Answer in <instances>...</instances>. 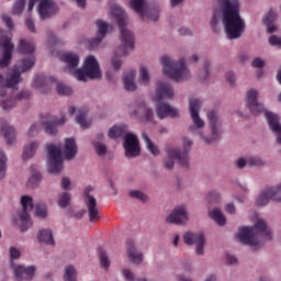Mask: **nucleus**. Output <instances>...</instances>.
<instances>
[{"label":"nucleus","mask_w":281,"mask_h":281,"mask_svg":"<svg viewBox=\"0 0 281 281\" xmlns=\"http://www.w3.org/2000/svg\"><path fill=\"white\" fill-rule=\"evenodd\" d=\"M217 8L222 12V21L227 38H240L245 30V21L240 18V2L238 0H217Z\"/></svg>","instance_id":"f257e3e1"},{"label":"nucleus","mask_w":281,"mask_h":281,"mask_svg":"<svg viewBox=\"0 0 281 281\" xmlns=\"http://www.w3.org/2000/svg\"><path fill=\"white\" fill-rule=\"evenodd\" d=\"M61 60L66 64L69 71L74 70L77 80L80 82H87V78L90 80H98V78H102L100 64L93 55H90L85 59L82 68H78L80 65V57L76 53H66L61 55Z\"/></svg>","instance_id":"f03ea898"},{"label":"nucleus","mask_w":281,"mask_h":281,"mask_svg":"<svg viewBox=\"0 0 281 281\" xmlns=\"http://www.w3.org/2000/svg\"><path fill=\"white\" fill-rule=\"evenodd\" d=\"M112 16H115L121 34V46L117 48L112 59V66L114 69L122 67V60L117 59V56H126L128 52L135 49V34L126 29V13L117 5L111 8Z\"/></svg>","instance_id":"7ed1b4c3"},{"label":"nucleus","mask_w":281,"mask_h":281,"mask_svg":"<svg viewBox=\"0 0 281 281\" xmlns=\"http://www.w3.org/2000/svg\"><path fill=\"white\" fill-rule=\"evenodd\" d=\"M237 238L244 245L258 247V245H260V238L271 240V228L267 226V222H265V220H257L254 227L244 226L239 228Z\"/></svg>","instance_id":"20e7f679"},{"label":"nucleus","mask_w":281,"mask_h":281,"mask_svg":"<svg viewBox=\"0 0 281 281\" xmlns=\"http://www.w3.org/2000/svg\"><path fill=\"white\" fill-rule=\"evenodd\" d=\"M172 98H175L172 86L159 81L155 95V102L158 104L156 106V114L159 120H166V117H179V110H177V108H172V105L161 102L162 100H172Z\"/></svg>","instance_id":"39448f33"},{"label":"nucleus","mask_w":281,"mask_h":281,"mask_svg":"<svg viewBox=\"0 0 281 281\" xmlns=\"http://www.w3.org/2000/svg\"><path fill=\"white\" fill-rule=\"evenodd\" d=\"M36 64L34 56L24 58L19 65L13 67V72L9 79H5L3 75H0V97L5 98L8 95V89H16V86L21 82V74L30 71Z\"/></svg>","instance_id":"423d86ee"},{"label":"nucleus","mask_w":281,"mask_h":281,"mask_svg":"<svg viewBox=\"0 0 281 281\" xmlns=\"http://www.w3.org/2000/svg\"><path fill=\"white\" fill-rule=\"evenodd\" d=\"M160 65H162V71L167 78L175 80V82H181L190 78V70L186 67V59H179L175 61L168 56L160 58Z\"/></svg>","instance_id":"0eeeda50"},{"label":"nucleus","mask_w":281,"mask_h":281,"mask_svg":"<svg viewBox=\"0 0 281 281\" xmlns=\"http://www.w3.org/2000/svg\"><path fill=\"white\" fill-rule=\"evenodd\" d=\"M191 148H192V140L188 138L183 139V151H181L178 148H168L167 149L168 159L165 162V168L167 170H172V168H175V159H177L181 164V166H184V168H188L190 166L188 154L190 153Z\"/></svg>","instance_id":"6e6552de"},{"label":"nucleus","mask_w":281,"mask_h":281,"mask_svg":"<svg viewBox=\"0 0 281 281\" xmlns=\"http://www.w3.org/2000/svg\"><path fill=\"white\" fill-rule=\"evenodd\" d=\"M56 85L58 95H71L74 90L65 83L56 80L54 77H46L45 75H36L34 78V88L42 89L43 93L52 89Z\"/></svg>","instance_id":"1a4fd4ad"},{"label":"nucleus","mask_w":281,"mask_h":281,"mask_svg":"<svg viewBox=\"0 0 281 281\" xmlns=\"http://www.w3.org/2000/svg\"><path fill=\"white\" fill-rule=\"evenodd\" d=\"M0 47L3 49L2 58H0V68L3 69L12 61V50L14 49L12 33L0 30Z\"/></svg>","instance_id":"9d476101"},{"label":"nucleus","mask_w":281,"mask_h":281,"mask_svg":"<svg viewBox=\"0 0 281 281\" xmlns=\"http://www.w3.org/2000/svg\"><path fill=\"white\" fill-rule=\"evenodd\" d=\"M130 5L134 12H137L142 21H157L159 19V9H148L146 0H131Z\"/></svg>","instance_id":"9b49d317"},{"label":"nucleus","mask_w":281,"mask_h":281,"mask_svg":"<svg viewBox=\"0 0 281 281\" xmlns=\"http://www.w3.org/2000/svg\"><path fill=\"white\" fill-rule=\"evenodd\" d=\"M48 171L58 175L63 170V147L50 144L47 146Z\"/></svg>","instance_id":"f8f14e48"},{"label":"nucleus","mask_w":281,"mask_h":281,"mask_svg":"<svg viewBox=\"0 0 281 281\" xmlns=\"http://www.w3.org/2000/svg\"><path fill=\"white\" fill-rule=\"evenodd\" d=\"M38 3V15L41 19H50L58 12V7H56V2L54 0H30L29 1V12L34 10V5Z\"/></svg>","instance_id":"ddd939ff"},{"label":"nucleus","mask_w":281,"mask_h":281,"mask_svg":"<svg viewBox=\"0 0 281 281\" xmlns=\"http://www.w3.org/2000/svg\"><path fill=\"white\" fill-rule=\"evenodd\" d=\"M91 187H87L83 190L85 203L88 210V216L90 223H98L100 218H102V213L100 212V207L98 206V200L91 195Z\"/></svg>","instance_id":"4468645a"},{"label":"nucleus","mask_w":281,"mask_h":281,"mask_svg":"<svg viewBox=\"0 0 281 281\" xmlns=\"http://www.w3.org/2000/svg\"><path fill=\"white\" fill-rule=\"evenodd\" d=\"M22 212L19 214L21 221V232H27V228L32 227V220L30 213L34 210V200L30 195H23L21 198Z\"/></svg>","instance_id":"2eb2a0df"},{"label":"nucleus","mask_w":281,"mask_h":281,"mask_svg":"<svg viewBox=\"0 0 281 281\" xmlns=\"http://www.w3.org/2000/svg\"><path fill=\"white\" fill-rule=\"evenodd\" d=\"M124 148H125V157L131 159L133 157H139L140 148H139V138L135 134L127 133L124 136Z\"/></svg>","instance_id":"dca6fc26"},{"label":"nucleus","mask_w":281,"mask_h":281,"mask_svg":"<svg viewBox=\"0 0 281 281\" xmlns=\"http://www.w3.org/2000/svg\"><path fill=\"white\" fill-rule=\"evenodd\" d=\"M186 245H195L196 255L203 256V247L205 245V235L203 233L187 232L183 235Z\"/></svg>","instance_id":"f3484780"},{"label":"nucleus","mask_w":281,"mask_h":281,"mask_svg":"<svg viewBox=\"0 0 281 281\" xmlns=\"http://www.w3.org/2000/svg\"><path fill=\"white\" fill-rule=\"evenodd\" d=\"M209 120V126L211 128L212 138H206V144H211L214 139H218L223 131H221V121L218 120V114L216 111L212 110L206 113Z\"/></svg>","instance_id":"a211bd4d"},{"label":"nucleus","mask_w":281,"mask_h":281,"mask_svg":"<svg viewBox=\"0 0 281 281\" xmlns=\"http://www.w3.org/2000/svg\"><path fill=\"white\" fill-rule=\"evenodd\" d=\"M246 106H248L250 113L252 115H258V113H262L265 111V105L258 103V91L249 90L246 94Z\"/></svg>","instance_id":"6ab92c4d"},{"label":"nucleus","mask_w":281,"mask_h":281,"mask_svg":"<svg viewBox=\"0 0 281 281\" xmlns=\"http://www.w3.org/2000/svg\"><path fill=\"white\" fill-rule=\"evenodd\" d=\"M42 122L44 131L45 133H47V135H56V133H58V130L56 127L63 126V124H65L67 120L65 119V116H61V119L58 120L56 116L48 115Z\"/></svg>","instance_id":"aec40b11"},{"label":"nucleus","mask_w":281,"mask_h":281,"mask_svg":"<svg viewBox=\"0 0 281 281\" xmlns=\"http://www.w3.org/2000/svg\"><path fill=\"white\" fill-rule=\"evenodd\" d=\"M265 117L272 131L273 135L277 137V144L281 145V124L280 117L278 114H273L272 112H265Z\"/></svg>","instance_id":"412c9836"},{"label":"nucleus","mask_w":281,"mask_h":281,"mask_svg":"<svg viewBox=\"0 0 281 281\" xmlns=\"http://www.w3.org/2000/svg\"><path fill=\"white\" fill-rule=\"evenodd\" d=\"M11 268L13 269L14 277L18 280H32L34 274L36 273V267H23V266H14V262L11 261Z\"/></svg>","instance_id":"4be33fe9"},{"label":"nucleus","mask_w":281,"mask_h":281,"mask_svg":"<svg viewBox=\"0 0 281 281\" xmlns=\"http://www.w3.org/2000/svg\"><path fill=\"white\" fill-rule=\"evenodd\" d=\"M199 109H201V101L199 99L189 100V111L191 113L192 122L198 128H203L205 122L199 116Z\"/></svg>","instance_id":"5701e85b"},{"label":"nucleus","mask_w":281,"mask_h":281,"mask_svg":"<svg viewBox=\"0 0 281 281\" xmlns=\"http://www.w3.org/2000/svg\"><path fill=\"white\" fill-rule=\"evenodd\" d=\"M167 223H172L173 225H183V223H188V211L186 210V206H177L167 217Z\"/></svg>","instance_id":"b1692460"},{"label":"nucleus","mask_w":281,"mask_h":281,"mask_svg":"<svg viewBox=\"0 0 281 281\" xmlns=\"http://www.w3.org/2000/svg\"><path fill=\"white\" fill-rule=\"evenodd\" d=\"M98 31L97 36L89 41L90 49H94V47H98L100 43H102V38L106 36V32H109V24L102 20H97L95 22Z\"/></svg>","instance_id":"393cba45"},{"label":"nucleus","mask_w":281,"mask_h":281,"mask_svg":"<svg viewBox=\"0 0 281 281\" xmlns=\"http://www.w3.org/2000/svg\"><path fill=\"white\" fill-rule=\"evenodd\" d=\"M0 133L1 135H3L9 146H12V144L16 142V132L14 131V127L11 125H8V123L2 122Z\"/></svg>","instance_id":"a878e982"},{"label":"nucleus","mask_w":281,"mask_h":281,"mask_svg":"<svg viewBox=\"0 0 281 281\" xmlns=\"http://www.w3.org/2000/svg\"><path fill=\"white\" fill-rule=\"evenodd\" d=\"M134 115H142L140 119L144 120V122H153V109L146 106V103L139 102L137 104V109L134 110Z\"/></svg>","instance_id":"bb28decb"},{"label":"nucleus","mask_w":281,"mask_h":281,"mask_svg":"<svg viewBox=\"0 0 281 281\" xmlns=\"http://www.w3.org/2000/svg\"><path fill=\"white\" fill-rule=\"evenodd\" d=\"M78 154V145H76V139L66 138L64 147L65 159H74Z\"/></svg>","instance_id":"cd10ccee"},{"label":"nucleus","mask_w":281,"mask_h":281,"mask_svg":"<svg viewBox=\"0 0 281 281\" xmlns=\"http://www.w3.org/2000/svg\"><path fill=\"white\" fill-rule=\"evenodd\" d=\"M278 19V13H276V10L270 9L269 12L263 18V23L267 25V31L269 34H273L276 30H278V26H276V20Z\"/></svg>","instance_id":"c85d7f7f"},{"label":"nucleus","mask_w":281,"mask_h":281,"mask_svg":"<svg viewBox=\"0 0 281 281\" xmlns=\"http://www.w3.org/2000/svg\"><path fill=\"white\" fill-rule=\"evenodd\" d=\"M127 256L134 265H142V260H144V255L135 250L133 241H127Z\"/></svg>","instance_id":"c756f323"},{"label":"nucleus","mask_w":281,"mask_h":281,"mask_svg":"<svg viewBox=\"0 0 281 281\" xmlns=\"http://www.w3.org/2000/svg\"><path fill=\"white\" fill-rule=\"evenodd\" d=\"M273 188L268 187L266 188L261 194L257 198L256 205L258 207H263V205H267L270 201H273Z\"/></svg>","instance_id":"7c9ffc66"},{"label":"nucleus","mask_w":281,"mask_h":281,"mask_svg":"<svg viewBox=\"0 0 281 281\" xmlns=\"http://www.w3.org/2000/svg\"><path fill=\"white\" fill-rule=\"evenodd\" d=\"M37 238L38 241L44 243V245H50L52 247L56 245V241H54V235L52 233V229L40 231Z\"/></svg>","instance_id":"2f4dec72"},{"label":"nucleus","mask_w":281,"mask_h":281,"mask_svg":"<svg viewBox=\"0 0 281 281\" xmlns=\"http://www.w3.org/2000/svg\"><path fill=\"white\" fill-rule=\"evenodd\" d=\"M87 113H89V110L87 108H81L78 110L76 121L77 124L81 126V128H89V126H91V121L87 120Z\"/></svg>","instance_id":"473e14b6"},{"label":"nucleus","mask_w":281,"mask_h":281,"mask_svg":"<svg viewBox=\"0 0 281 281\" xmlns=\"http://www.w3.org/2000/svg\"><path fill=\"white\" fill-rule=\"evenodd\" d=\"M123 83L125 91H135L137 89V85H135V72L133 70L124 75Z\"/></svg>","instance_id":"72a5a7b5"},{"label":"nucleus","mask_w":281,"mask_h":281,"mask_svg":"<svg viewBox=\"0 0 281 281\" xmlns=\"http://www.w3.org/2000/svg\"><path fill=\"white\" fill-rule=\"evenodd\" d=\"M35 46L32 42L26 40H20V44L18 46L19 54L32 55L34 54Z\"/></svg>","instance_id":"f704fd0d"},{"label":"nucleus","mask_w":281,"mask_h":281,"mask_svg":"<svg viewBox=\"0 0 281 281\" xmlns=\"http://www.w3.org/2000/svg\"><path fill=\"white\" fill-rule=\"evenodd\" d=\"M37 148H38L37 142H31L29 145H25L24 151L22 154L24 161L27 159H32V157L36 155Z\"/></svg>","instance_id":"c9c22d12"},{"label":"nucleus","mask_w":281,"mask_h":281,"mask_svg":"<svg viewBox=\"0 0 281 281\" xmlns=\"http://www.w3.org/2000/svg\"><path fill=\"white\" fill-rule=\"evenodd\" d=\"M262 166V159L258 157H250L248 160H245L244 158H240L236 161L237 168H245V166Z\"/></svg>","instance_id":"e433bc0d"},{"label":"nucleus","mask_w":281,"mask_h":281,"mask_svg":"<svg viewBox=\"0 0 281 281\" xmlns=\"http://www.w3.org/2000/svg\"><path fill=\"white\" fill-rule=\"evenodd\" d=\"M211 218H213V221H215V223L217 225H220L221 227H223L225 225V223H227V218H225V215L223 214V212H221V210L215 209L210 213Z\"/></svg>","instance_id":"4c0bfd02"},{"label":"nucleus","mask_w":281,"mask_h":281,"mask_svg":"<svg viewBox=\"0 0 281 281\" xmlns=\"http://www.w3.org/2000/svg\"><path fill=\"white\" fill-rule=\"evenodd\" d=\"M142 137H143L144 142L146 143L147 150H149V153H151V155H154V157H157V155H159V148L157 147V145H155V143H153V140H150V138L148 137V134L143 133Z\"/></svg>","instance_id":"58836bf2"},{"label":"nucleus","mask_w":281,"mask_h":281,"mask_svg":"<svg viewBox=\"0 0 281 281\" xmlns=\"http://www.w3.org/2000/svg\"><path fill=\"white\" fill-rule=\"evenodd\" d=\"M64 281H78V272L74 266L65 268Z\"/></svg>","instance_id":"ea45409f"},{"label":"nucleus","mask_w":281,"mask_h":281,"mask_svg":"<svg viewBox=\"0 0 281 281\" xmlns=\"http://www.w3.org/2000/svg\"><path fill=\"white\" fill-rule=\"evenodd\" d=\"M41 172L36 170V166H31V178L29 179V186L35 188L41 181Z\"/></svg>","instance_id":"a19ab883"},{"label":"nucleus","mask_w":281,"mask_h":281,"mask_svg":"<svg viewBox=\"0 0 281 281\" xmlns=\"http://www.w3.org/2000/svg\"><path fill=\"white\" fill-rule=\"evenodd\" d=\"M124 133H126L125 126L114 125L112 128H110L108 135L111 139H117V137H122Z\"/></svg>","instance_id":"79ce46f5"},{"label":"nucleus","mask_w":281,"mask_h":281,"mask_svg":"<svg viewBox=\"0 0 281 281\" xmlns=\"http://www.w3.org/2000/svg\"><path fill=\"white\" fill-rule=\"evenodd\" d=\"M99 260L101 263V267L105 269V271H109V267H111V261H109V257L106 256V252L104 249H99Z\"/></svg>","instance_id":"37998d69"},{"label":"nucleus","mask_w":281,"mask_h":281,"mask_svg":"<svg viewBox=\"0 0 281 281\" xmlns=\"http://www.w3.org/2000/svg\"><path fill=\"white\" fill-rule=\"evenodd\" d=\"M8 162V157H5V154L0 150V181L5 177V170L8 166L5 165Z\"/></svg>","instance_id":"c03bdc74"},{"label":"nucleus","mask_w":281,"mask_h":281,"mask_svg":"<svg viewBox=\"0 0 281 281\" xmlns=\"http://www.w3.org/2000/svg\"><path fill=\"white\" fill-rule=\"evenodd\" d=\"M35 214L37 218H45L47 216V206L45 203H38L35 205Z\"/></svg>","instance_id":"a18cd8bd"},{"label":"nucleus","mask_w":281,"mask_h":281,"mask_svg":"<svg viewBox=\"0 0 281 281\" xmlns=\"http://www.w3.org/2000/svg\"><path fill=\"white\" fill-rule=\"evenodd\" d=\"M139 80L140 82H143V85H148V82H150V75L148 74V68L140 66Z\"/></svg>","instance_id":"49530a36"},{"label":"nucleus","mask_w":281,"mask_h":281,"mask_svg":"<svg viewBox=\"0 0 281 281\" xmlns=\"http://www.w3.org/2000/svg\"><path fill=\"white\" fill-rule=\"evenodd\" d=\"M69 201H71V193L69 192L61 193V195H59V199H58L59 207H67V205H69Z\"/></svg>","instance_id":"de8ad7c7"},{"label":"nucleus","mask_w":281,"mask_h":281,"mask_svg":"<svg viewBox=\"0 0 281 281\" xmlns=\"http://www.w3.org/2000/svg\"><path fill=\"white\" fill-rule=\"evenodd\" d=\"M130 196H132V199H138V201H143V203H146V201H148V195L144 194V192L138 190L130 191Z\"/></svg>","instance_id":"09e8293b"},{"label":"nucleus","mask_w":281,"mask_h":281,"mask_svg":"<svg viewBox=\"0 0 281 281\" xmlns=\"http://www.w3.org/2000/svg\"><path fill=\"white\" fill-rule=\"evenodd\" d=\"M24 8H25V0H16L15 4L13 5L12 13L22 14Z\"/></svg>","instance_id":"8fccbe9b"},{"label":"nucleus","mask_w":281,"mask_h":281,"mask_svg":"<svg viewBox=\"0 0 281 281\" xmlns=\"http://www.w3.org/2000/svg\"><path fill=\"white\" fill-rule=\"evenodd\" d=\"M15 104H16V99H14L12 97L9 100L1 101V106H2L3 111H10L12 109V106H14Z\"/></svg>","instance_id":"3c124183"},{"label":"nucleus","mask_w":281,"mask_h":281,"mask_svg":"<svg viewBox=\"0 0 281 281\" xmlns=\"http://www.w3.org/2000/svg\"><path fill=\"white\" fill-rule=\"evenodd\" d=\"M269 44L272 45V47H278V49H281V37L278 35H271L269 37Z\"/></svg>","instance_id":"603ef678"},{"label":"nucleus","mask_w":281,"mask_h":281,"mask_svg":"<svg viewBox=\"0 0 281 281\" xmlns=\"http://www.w3.org/2000/svg\"><path fill=\"white\" fill-rule=\"evenodd\" d=\"M211 27L213 32H221V29H218V15L216 13H213L211 19Z\"/></svg>","instance_id":"864d4df0"},{"label":"nucleus","mask_w":281,"mask_h":281,"mask_svg":"<svg viewBox=\"0 0 281 281\" xmlns=\"http://www.w3.org/2000/svg\"><path fill=\"white\" fill-rule=\"evenodd\" d=\"M271 193L273 201H279L281 203V184H279L276 189L272 188Z\"/></svg>","instance_id":"5fc2aeb1"},{"label":"nucleus","mask_w":281,"mask_h":281,"mask_svg":"<svg viewBox=\"0 0 281 281\" xmlns=\"http://www.w3.org/2000/svg\"><path fill=\"white\" fill-rule=\"evenodd\" d=\"M1 19L9 30H12L14 27V22H12V18H10L8 14H2Z\"/></svg>","instance_id":"6e6d98bb"},{"label":"nucleus","mask_w":281,"mask_h":281,"mask_svg":"<svg viewBox=\"0 0 281 281\" xmlns=\"http://www.w3.org/2000/svg\"><path fill=\"white\" fill-rule=\"evenodd\" d=\"M94 149L98 155H106V145L102 143L95 144Z\"/></svg>","instance_id":"4d7b16f0"},{"label":"nucleus","mask_w":281,"mask_h":281,"mask_svg":"<svg viewBox=\"0 0 281 281\" xmlns=\"http://www.w3.org/2000/svg\"><path fill=\"white\" fill-rule=\"evenodd\" d=\"M10 258L11 260H19L21 258V251L16 247L10 248Z\"/></svg>","instance_id":"13d9d810"},{"label":"nucleus","mask_w":281,"mask_h":281,"mask_svg":"<svg viewBox=\"0 0 281 281\" xmlns=\"http://www.w3.org/2000/svg\"><path fill=\"white\" fill-rule=\"evenodd\" d=\"M204 72L200 76L201 80H207V76H210V61H204L203 64Z\"/></svg>","instance_id":"bf43d9fd"},{"label":"nucleus","mask_w":281,"mask_h":281,"mask_svg":"<svg viewBox=\"0 0 281 281\" xmlns=\"http://www.w3.org/2000/svg\"><path fill=\"white\" fill-rule=\"evenodd\" d=\"M226 80H227L228 85H231V87L236 86V76L232 71H228L226 74Z\"/></svg>","instance_id":"052dcab7"},{"label":"nucleus","mask_w":281,"mask_h":281,"mask_svg":"<svg viewBox=\"0 0 281 281\" xmlns=\"http://www.w3.org/2000/svg\"><path fill=\"white\" fill-rule=\"evenodd\" d=\"M252 67H256L257 69H262V67H265V60H262L261 58H255L252 60Z\"/></svg>","instance_id":"680f3d73"},{"label":"nucleus","mask_w":281,"mask_h":281,"mask_svg":"<svg viewBox=\"0 0 281 281\" xmlns=\"http://www.w3.org/2000/svg\"><path fill=\"white\" fill-rule=\"evenodd\" d=\"M25 25L29 31H31L33 33L36 32V26L34 25V21L31 18L26 19Z\"/></svg>","instance_id":"e2e57ef3"},{"label":"nucleus","mask_w":281,"mask_h":281,"mask_svg":"<svg viewBox=\"0 0 281 281\" xmlns=\"http://www.w3.org/2000/svg\"><path fill=\"white\" fill-rule=\"evenodd\" d=\"M38 133V123L32 124L29 130V137H32Z\"/></svg>","instance_id":"0e129e2a"},{"label":"nucleus","mask_w":281,"mask_h":281,"mask_svg":"<svg viewBox=\"0 0 281 281\" xmlns=\"http://www.w3.org/2000/svg\"><path fill=\"white\" fill-rule=\"evenodd\" d=\"M71 186V180H69V178H67V177H64L63 179H61V188L64 189V190H69V187Z\"/></svg>","instance_id":"69168bd1"},{"label":"nucleus","mask_w":281,"mask_h":281,"mask_svg":"<svg viewBox=\"0 0 281 281\" xmlns=\"http://www.w3.org/2000/svg\"><path fill=\"white\" fill-rule=\"evenodd\" d=\"M27 98H30V92L27 90H23L16 95V100H27Z\"/></svg>","instance_id":"338daca9"},{"label":"nucleus","mask_w":281,"mask_h":281,"mask_svg":"<svg viewBox=\"0 0 281 281\" xmlns=\"http://www.w3.org/2000/svg\"><path fill=\"white\" fill-rule=\"evenodd\" d=\"M209 201H218L221 199V195L216 191H212L207 195Z\"/></svg>","instance_id":"774afa93"}]
</instances>
